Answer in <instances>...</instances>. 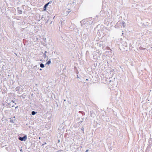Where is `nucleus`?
<instances>
[{"mask_svg":"<svg viewBox=\"0 0 152 152\" xmlns=\"http://www.w3.org/2000/svg\"><path fill=\"white\" fill-rule=\"evenodd\" d=\"M61 151H57V152H60Z\"/></svg>","mask_w":152,"mask_h":152,"instance_id":"393cba45","label":"nucleus"},{"mask_svg":"<svg viewBox=\"0 0 152 152\" xmlns=\"http://www.w3.org/2000/svg\"><path fill=\"white\" fill-rule=\"evenodd\" d=\"M120 24L122 25L124 28L126 26V24L124 21L119 20L117 22L116 25H115V27H116V26H118V25H119Z\"/></svg>","mask_w":152,"mask_h":152,"instance_id":"f03ea898","label":"nucleus"},{"mask_svg":"<svg viewBox=\"0 0 152 152\" xmlns=\"http://www.w3.org/2000/svg\"><path fill=\"white\" fill-rule=\"evenodd\" d=\"M94 35H96V37H97L96 34L95 33H94Z\"/></svg>","mask_w":152,"mask_h":152,"instance_id":"412c9836","label":"nucleus"},{"mask_svg":"<svg viewBox=\"0 0 152 152\" xmlns=\"http://www.w3.org/2000/svg\"><path fill=\"white\" fill-rule=\"evenodd\" d=\"M25 29V28H22V29H21V30L22 31H23V30H24Z\"/></svg>","mask_w":152,"mask_h":152,"instance_id":"a211bd4d","label":"nucleus"},{"mask_svg":"<svg viewBox=\"0 0 152 152\" xmlns=\"http://www.w3.org/2000/svg\"><path fill=\"white\" fill-rule=\"evenodd\" d=\"M90 113H91L90 115H91V116L93 117H94L95 116V114L94 113H93V112H91Z\"/></svg>","mask_w":152,"mask_h":152,"instance_id":"9d476101","label":"nucleus"},{"mask_svg":"<svg viewBox=\"0 0 152 152\" xmlns=\"http://www.w3.org/2000/svg\"><path fill=\"white\" fill-rule=\"evenodd\" d=\"M50 23H52V22H51Z\"/></svg>","mask_w":152,"mask_h":152,"instance_id":"473e14b6","label":"nucleus"},{"mask_svg":"<svg viewBox=\"0 0 152 152\" xmlns=\"http://www.w3.org/2000/svg\"><path fill=\"white\" fill-rule=\"evenodd\" d=\"M36 112L34 111H33L31 112V114L32 115H35L36 114Z\"/></svg>","mask_w":152,"mask_h":152,"instance_id":"ddd939ff","label":"nucleus"},{"mask_svg":"<svg viewBox=\"0 0 152 152\" xmlns=\"http://www.w3.org/2000/svg\"><path fill=\"white\" fill-rule=\"evenodd\" d=\"M97 38H99V37H101V38H103L104 37L103 35V34H102L101 32L100 31V30H98V32H97Z\"/></svg>","mask_w":152,"mask_h":152,"instance_id":"20e7f679","label":"nucleus"},{"mask_svg":"<svg viewBox=\"0 0 152 152\" xmlns=\"http://www.w3.org/2000/svg\"><path fill=\"white\" fill-rule=\"evenodd\" d=\"M146 25L147 26H148V22H146Z\"/></svg>","mask_w":152,"mask_h":152,"instance_id":"bb28decb","label":"nucleus"},{"mask_svg":"<svg viewBox=\"0 0 152 152\" xmlns=\"http://www.w3.org/2000/svg\"><path fill=\"white\" fill-rule=\"evenodd\" d=\"M86 80H88V79H86Z\"/></svg>","mask_w":152,"mask_h":152,"instance_id":"7c9ffc66","label":"nucleus"},{"mask_svg":"<svg viewBox=\"0 0 152 152\" xmlns=\"http://www.w3.org/2000/svg\"><path fill=\"white\" fill-rule=\"evenodd\" d=\"M27 138V136L26 135H25L23 137H19V139L21 141H25L26 140Z\"/></svg>","mask_w":152,"mask_h":152,"instance_id":"39448f33","label":"nucleus"},{"mask_svg":"<svg viewBox=\"0 0 152 152\" xmlns=\"http://www.w3.org/2000/svg\"><path fill=\"white\" fill-rule=\"evenodd\" d=\"M52 2V1H50L48 2L47 3L49 5Z\"/></svg>","mask_w":152,"mask_h":152,"instance_id":"dca6fc26","label":"nucleus"},{"mask_svg":"<svg viewBox=\"0 0 152 152\" xmlns=\"http://www.w3.org/2000/svg\"><path fill=\"white\" fill-rule=\"evenodd\" d=\"M81 23V26H83L84 25L86 24V21L85 19H83L80 22Z\"/></svg>","mask_w":152,"mask_h":152,"instance_id":"0eeeda50","label":"nucleus"},{"mask_svg":"<svg viewBox=\"0 0 152 152\" xmlns=\"http://www.w3.org/2000/svg\"><path fill=\"white\" fill-rule=\"evenodd\" d=\"M122 34L123 35V36L124 37H125L126 38V37H125L124 35V33H122Z\"/></svg>","mask_w":152,"mask_h":152,"instance_id":"6ab92c4d","label":"nucleus"},{"mask_svg":"<svg viewBox=\"0 0 152 152\" xmlns=\"http://www.w3.org/2000/svg\"><path fill=\"white\" fill-rule=\"evenodd\" d=\"M81 130H83H83H84V129H83V128Z\"/></svg>","mask_w":152,"mask_h":152,"instance_id":"b1692460","label":"nucleus"},{"mask_svg":"<svg viewBox=\"0 0 152 152\" xmlns=\"http://www.w3.org/2000/svg\"><path fill=\"white\" fill-rule=\"evenodd\" d=\"M103 11H101L100 12V15L101 16H102L104 15H103L104 13H103Z\"/></svg>","mask_w":152,"mask_h":152,"instance_id":"9b49d317","label":"nucleus"},{"mask_svg":"<svg viewBox=\"0 0 152 152\" xmlns=\"http://www.w3.org/2000/svg\"><path fill=\"white\" fill-rule=\"evenodd\" d=\"M80 34L79 35V37H81L82 38H86L88 37H89L88 31H83L80 33Z\"/></svg>","mask_w":152,"mask_h":152,"instance_id":"f257e3e1","label":"nucleus"},{"mask_svg":"<svg viewBox=\"0 0 152 152\" xmlns=\"http://www.w3.org/2000/svg\"><path fill=\"white\" fill-rule=\"evenodd\" d=\"M39 70H42V69H39Z\"/></svg>","mask_w":152,"mask_h":152,"instance_id":"c756f323","label":"nucleus"},{"mask_svg":"<svg viewBox=\"0 0 152 152\" xmlns=\"http://www.w3.org/2000/svg\"><path fill=\"white\" fill-rule=\"evenodd\" d=\"M100 29H99V30H100V31L101 32L102 34H104V30L106 29L107 28L104 25H102L100 26Z\"/></svg>","mask_w":152,"mask_h":152,"instance_id":"7ed1b4c3","label":"nucleus"},{"mask_svg":"<svg viewBox=\"0 0 152 152\" xmlns=\"http://www.w3.org/2000/svg\"><path fill=\"white\" fill-rule=\"evenodd\" d=\"M48 6H51L50 5H49L47 3L44 6L43 8V10L44 11H45L47 10V8Z\"/></svg>","mask_w":152,"mask_h":152,"instance_id":"423d86ee","label":"nucleus"},{"mask_svg":"<svg viewBox=\"0 0 152 152\" xmlns=\"http://www.w3.org/2000/svg\"><path fill=\"white\" fill-rule=\"evenodd\" d=\"M72 4L73 6H75V5L76 3L75 2L73 1L72 3Z\"/></svg>","mask_w":152,"mask_h":152,"instance_id":"2eb2a0df","label":"nucleus"},{"mask_svg":"<svg viewBox=\"0 0 152 152\" xmlns=\"http://www.w3.org/2000/svg\"><path fill=\"white\" fill-rule=\"evenodd\" d=\"M88 150H86V151L85 152H88Z\"/></svg>","mask_w":152,"mask_h":152,"instance_id":"4be33fe9","label":"nucleus"},{"mask_svg":"<svg viewBox=\"0 0 152 152\" xmlns=\"http://www.w3.org/2000/svg\"><path fill=\"white\" fill-rule=\"evenodd\" d=\"M125 47H126V48L127 47V45H126Z\"/></svg>","mask_w":152,"mask_h":152,"instance_id":"c85d7f7f","label":"nucleus"},{"mask_svg":"<svg viewBox=\"0 0 152 152\" xmlns=\"http://www.w3.org/2000/svg\"><path fill=\"white\" fill-rule=\"evenodd\" d=\"M51 63V61L50 60H49L46 63V64L48 65L50 64Z\"/></svg>","mask_w":152,"mask_h":152,"instance_id":"4468645a","label":"nucleus"},{"mask_svg":"<svg viewBox=\"0 0 152 152\" xmlns=\"http://www.w3.org/2000/svg\"><path fill=\"white\" fill-rule=\"evenodd\" d=\"M124 49L126 50V51L127 50V49H126H126L124 48Z\"/></svg>","mask_w":152,"mask_h":152,"instance_id":"a878e982","label":"nucleus"},{"mask_svg":"<svg viewBox=\"0 0 152 152\" xmlns=\"http://www.w3.org/2000/svg\"><path fill=\"white\" fill-rule=\"evenodd\" d=\"M47 53V52L46 51H45V54H46V53Z\"/></svg>","mask_w":152,"mask_h":152,"instance_id":"5701e85b","label":"nucleus"},{"mask_svg":"<svg viewBox=\"0 0 152 152\" xmlns=\"http://www.w3.org/2000/svg\"><path fill=\"white\" fill-rule=\"evenodd\" d=\"M43 56L45 57H46V54H44L43 55Z\"/></svg>","mask_w":152,"mask_h":152,"instance_id":"f3484780","label":"nucleus"},{"mask_svg":"<svg viewBox=\"0 0 152 152\" xmlns=\"http://www.w3.org/2000/svg\"><path fill=\"white\" fill-rule=\"evenodd\" d=\"M12 102H13V103H14V101H13V100L12 101Z\"/></svg>","mask_w":152,"mask_h":152,"instance_id":"cd10ccee","label":"nucleus"},{"mask_svg":"<svg viewBox=\"0 0 152 152\" xmlns=\"http://www.w3.org/2000/svg\"><path fill=\"white\" fill-rule=\"evenodd\" d=\"M17 12L18 13L20 14L22 13V11L20 10V8L19 7H17Z\"/></svg>","mask_w":152,"mask_h":152,"instance_id":"6e6552de","label":"nucleus"},{"mask_svg":"<svg viewBox=\"0 0 152 152\" xmlns=\"http://www.w3.org/2000/svg\"><path fill=\"white\" fill-rule=\"evenodd\" d=\"M14 3L16 5H18L20 3V0H15L14 1Z\"/></svg>","mask_w":152,"mask_h":152,"instance_id":"1a4fd4ad","label":"nucleus"},{"mask_svg":"<svg viewBox=\"0 0 152 152\" xmlns=\"http://www.w3.org/2000/svg\"><path fill=\"white\" fill-rule=\"evenodd\" d=\"M70 11H67V12H68V13H69L70 12Z\"/></svg>","mask_w":152,"mask_h":152,"instance_id":"aec40b11","label":"nucleus"},{"mask_svg":"<svg viewBox=\"0 0 152 152\" xmlns=\"http://www.w3.org/2000/svg\"><path fill=\"white\" fill-rule=\"evenodd\" d=\"M40 66L41 68H44V64H43L41 63L40 64Z\"/></svg>","mask_w":152,"mask_h":152,"instance_id":"f8f14e48","label":"nucleus"},{"mask_svg":"<svg viewBox=\"0 0 152 152\" xmlns=\"http://www.w3.org/2000/svg\"><path fill=\"white\" fill-rule=\"evenodd\" d=\"M66 101V100L65 99L64 100V101Z\"/></svg>","mask_w":152,"mask_h":152,"instance_id":"2f4dec72","label":"nucleus"}]
</instances>
